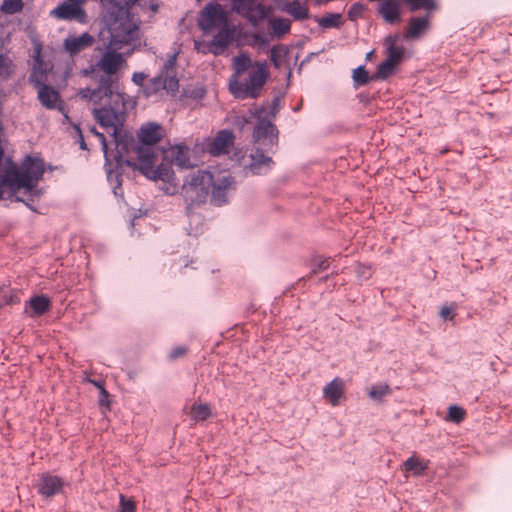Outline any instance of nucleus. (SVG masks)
<instances>
[{
  "instance_id": "cd10ccee",
  "label": "nucleus",
  "mask_w": 512,
  "mask_h": 512,
  "mask_svg": "<svg viewBox=\"0 0 512 512\" xmlns=\"http://www.w3.org/2000/svg\"><path fill=\"white\" fill-rule=\"evenodd\" d=\"M428 463L429 461H424L413 455L403 463V467L405 471H411L415 475H422L423 472L428 468Z\"/></svg>"
},
{
  "instance_id": "20e7f679",
  "label": "nucleus",
  "mask_w": 512,
  "mask_h": 512,
  "mask_svg": "<svg viewBox=\"0 0 512 512\" xmlns=\"http://www.w3.org/2000/svg\"><path fill=\"white\" fill-rule=\"evenodd\" d=\"M3 155L4 153L0 154V199L5 188L12 191L21 188L32 191L43 176V162L27 157L19 169L9 158L4 159Z\"/></svg>"
},
{
  "instance_id": "473e14b6",
  "label": "nucleus",
  "mask_w": 512,
  "mask_h": 512,
  "mask_svg": "<svg viewBox=\"0 0 512 512\" xmlns=\"http://www.w3.org/2000/svg\"><path fill=\"white\" fill-rule=\"evenodd\" d=\"M391 392L390 387L386 383L376 384L369 388L368 395L371 399L380 401Z\"/></svg>"
},
{
  "instance_id": "2eb2a0df",
  "label": "nucleus",
  "mask_w": 512,
  "mask_h": 512,
  "mask_svg": "<svg viewBox=\"0 0 512 512\" xmlns=\"http://www.w3.org/2000/svg\"><path fill=\"white\" fill-rule=\"evenodd\" d=\"M403 0H384L378 7V13L387 24H397L402 20Z\"/></svg>"
},
{
  "instance_id": "393cba45",
  "label": "nucleus",
  "mask_w": 512,
  "mask_h": 512,
  "mask_svg": "<svg viewBox=\"0 0 512 512\" xmlns=\"http://www.w3.org/2000/svg\"><path fill=\"white\" fill-rule=\"evenodd\" d=\"M49 69L48 65L41 60L40 56H37L35 65L29 76L30 83H32L34 87L46 84Z\"/></svg>"
},
{
  "instance_id": "aec40b11",
  "label": "nucleus",
  "mask_w": 512,
  "mask_h": 512,
  "mask_svg": "<svg viewBox=\"0 0 512 512\" xmlns=\"http://www.w3.org/2000/svg\"><path fill=\"white\" fill-rule=\"evenodd\" d=\"M345 391L344 380L340 377L334 378L323 388L324 398L332 405L338 406Z\"/></svg>"
},
{
  "instance_id": "7ed1b4c3",
  "label": "nucleus",
  "mask_w": 512,
  "mask_h": 512,
  "mask_svg": "<svg viewBox=\"0 0 512 512\" xmlns=\"http://www.w3.org/2000/svg\"><path fill=\"white\" fill-rule=\"evenodd\" d=\"M233 77L238 78L230 83L232 93L238 98H257L268 77L269 70L266 61H252L246 53H240L233 58Z\"/></svg>"
},
{
  "instance_id": "bb28decb",
  "label": "nucleus",
  "mask_w": 512,
  "mask_h": 512,
  "mask_svg": "<svg viewBox=\"0 0 512 512\" xmlns=\"http://www.w3.org/2000/svg\"><path fill=\"white\" fill-rule=\"evenodd\" d=\"M291 21L287 18L274 17L269 20V29L274 37L282 38L290 32Z\"/></svg>"
},
{
  "instance_id": "4468645a",
  "label": "nucleus",
  "mask_w": 512,
  "mask_h": 512,
  "mask_svg": "<svg viewBox=\"0 0 512 512\" xmlns=\"http://www.w3.org/2000/svg\"><path fill=\"white\" fill-rule=\"evenodd\" d=\"M430 17H411L403 29V39L407 41L420 39L430 28Z\"/></svg>"
},
{
  "instance_id": "c03bdc74",
  "label": "nucleus",
  "mask_w": 512,
  "mask_h": 512,
  "mask_svg": "<svg viewBox=\"0 0 512 512\" xmlns=\"http://www.w3.org/2000/svg\"><path fill=\"white\" fill-rule=\"evenodd\" d=\"M90 132L93 133L96 137L99 138V140H100V142L102 144L103 150L106 151V149H107V142H106V138H105L104 134L98 132L95 127H90Z\"/></svg>"
},
{
  "instance_id": "72a5a7b5",
  "label": "nucleus",
  "mask_w": 512,
  "mask_h": 512,
  "mask_svg": "<svg viewBox=\"0 0 512 512\" xmlns=\"http://www.w3.org/2000/svg\"><path fill=\"white\" fill-rule=\"evenodd\" d=\"M286 55L287 49L283 45H277L271 49L270 59L275 68L281 67Z\"/></svg>"
},
{
  "instance_id": "a18cd8bd",
  "label": "nucleus",
  "mask_w": 512,
  "mask_h": 512,
  "mask_svg": "<svg viewBox=\"0 0 512 512\" xmlns=\"http://www.w3.org/2000/svg\"><path fill=\"white\" fill-rule=\"evenodd\" d=\"M186 353V348L184 347H177L175 349H173L170 353V358L172 359H177L183 355H185Z\"/></svg>"
},
{
  "instance_id": "4c0bfd02",
  "label": "nucleus",
  "mask_w": 512,
  "mask_h": 512,
  "mask_svg": "<svg viewBox=\"0 0 512 512\" xmlns=\"http://www.w3.org/2000/svg\"><path fill=\"white\" fill-rule=\"evenodd\" d=\"M120 511L121 512H136V503L120 494Z\"/></svg>"
},
{
  "instance_id": "2f4dec72",
  "label": "nucleus",
  "mask_w": 512,
  "mask_h": 512,
  "mask_svg": "<svg viewBox=\"0 0 512 512\" xmlns=\"http://www.w3.org/2000/svg\"><path fill=\"white\" fill-rule=\"evenodd\" d=\"M318 24L322 28H338L342 24V16L338 13H327L318 19Z\"/></svg>"
},
{
  "instance_id": "b1692460",
  "label": "nucleus",
  "mask_w": 512,
  "mask_h": 512,
  "mask_svg": "<svg viewBox=\"0 0 512 512\" xmlns=\"http://www.w3.org/2000/svg\"><path fill=\"white\" fill-rule=\"evenodd\" d=\"M281 10L291 15L295 20H305L309 17L306 0H293L281 6Z\"/></svg>"
},
{
  "instance_id": "0eeeda50",
  "label": "nucleus",
  "mask_w": 512,
  "mask_h": 512,
  "mask_svg": "<svg viewBox=\"0 0 512 512\" xmlns=\"http://www.w3.org/2000/svg\"><path fill=\"white\" fill-rule=\"evenodd\" d=\"M163 137V128L156 123L143 125L138 133V138L143 144L138 146L135 153L137 162L134 165L148 178L156 179L159 177L154 170L155 153L152 145L158 143Z\"/></svg>"
},
{
  "instance_id": "8fccbe9b",
  "label": "nucleus",
  "mask_w": 512,
  "mask_h": 512,
  "mask_svg": "<svg viewBox=\"0 0 512 512\" xmlns=\"http://www.w3.org/2000/svg\"><path fill=\"white\" fill-rule=\"evenodd\" d=\"M255 39H256V40H259V39H261V37H260L259 35H256V36H255Z\"/></svg>"
},
{
  "instance_id": "1a4fd4ad",
  "label": "nucleus",
  "mask_w": 512,
  "mask_h": 512,
  "mask_svg": "<svg viewBox=\"0 0 512 512\" xmlns=\"http://www.w3.org/2000/svg\"><path fill=\"white\" fill-rule=\"evenodd\" d=\"M233 9L246 17L253 26H257L266 18L269 10L266 6L257 3V0H233Z\"/></svg>"
},
{
  "instance_id": "c85d7f7f",
  "label": "nucleus",
  "mask_w": 512,
  "mask_h": 512,
  "mask_svg": "<svg viewBox=\"0 0 512 512\" xmlns=\"http://www.w3.org/2000/svg\"><path fill=\"white\" fill-rule=\"evenodd\" d=\"M190 416L195 421H204L211 416V407L207 403H195L190 408Z\"/></svg>"
},
{
  "instance_id": "f8f14e48",
  "label": "nucleus",
  "mask_w": 512,
  "mask_h": 512,
  "mask_svg": "<svg viewBox=\"0 0 512 512\" xmlns=\"http://www.w3.org/2000/svg\"><path fill=\"white\" fill-rule=\"evenodd\" d=\"M179 81L177 78L165 76L160 73L158 76L149 80L144 86V93L147 97L155 95L161 91L174 94L178 91Z\"/></svg>"
},
{
  "instance_id": "9b49d317",
  "label": "nucleus",
  "mask_w": 512,
  "mask_h": 512,
  "mask_svg": "<svg viewBox=\"0 0 512 512\" xmlns=\"http://www.w3.org/2000/svg\"><path fill=\"white\" fill-rule=\"evenodd\" d=\"M82 3V0H68L53 9L51 15L60 20H75L79 23H86L87 15L82 8Z\"/></svg>"
},
{
  "instance_id": "5701e85b",
  "label": "nucleus",
  "mask_w": 512,
  "mask_h": 512,
  "mask_svg": "<svg viewBox=\"0 0 512 512\" xmlns=\"http://www.w3.org/2000/svg\"><path fill=\"white\" fill-rule=\"evenodd\" d=\"M275 131V126L270 121L263 119L255 127L253 137L257 143L268 140L271 145H274V139L277 137Z\"/></svg>"
},
{
  "instance_id": "412c9836",
  "label": "nucleus",
  "mask_w": 512,
  "mask_h": 512,
  "mask_svg": "<svg viewBox=\"0 0 512 512\" xmlns=\"http://www.w3.org/2000/svg\"><path fill=\"white\" fill-rule=\"evenodd\" d=\"M51 302L47 296L40 295L32 297L25 305V314L31 318L39 317L48 312Z\"/></svg>"
},
{
  "instance_id": "a211bd4d",
  "label": "nucleus",
  "mask_w": 512,
  "mask_h": 512,
  "mask_svg": "<svg viewBox=\"0 0 512 512\" xmlns=\"http://www.w3.org/2000/svg\"><path fill=\"white\" fill-rule=\"evenodd\" d=\"M94 38L89 33H83L80 36H70L64 40V49L71 56L79 54L81 51L91 47Z\"/></svg>"
},
{
  "instance_id": "4be33fe9",
  "label": "nucleus",
  "mask_w": 512,
  "mask_h": 512,
  "mask_svg": "<svg viewBox=\"0 0 512 512\" xmlns=\"http://www.w3.org/2000/svg\"><path fill=\"white\" fill-rule=\"evenodd\" d=\"M166 157L171 159V162L180 167H190V149L184 144L174 145L167 152Z\"/></svg>"
},
{
  "instance_id": "423d86ee",
  "label": "nucleus",
  "mask_w": 512,
  "mask_h": 512,
  "mask_svg": "<svg viewBox=\"0 0 512 512\" xmlns=\"http://www.w3.org/2000/svg\"><path fill=\"white\" fill-rule=\"evenodd\" d=\"M116 50L110 48V45L108 46V50L97 63V67L105 73V76L101 78L96 89H82L79 92L81 98L88 99L96 104L101 102L103 98H109L112 95L111 76L116 74L125 62L123 55Z\"/></svg>"
},
{
  "instance_id": "9d476101",
  "label": "nucleus",
  "mask_w": 512,
  "mask_h": 512,
  "mask_svg": "<svg viewBox=\"0 0 512 512\" xmlns=\"http://www.w3.org/2000/svg\"><path fill=\"white\" fill-rule=\"evenodd\" d=\"M93 115L99 125L116 139L119 127L124 121V114L111 107L94 108Z\"/></svg>"
},
{
  "instance_id": "f3484780",
  "label": "nucleus",
  "mask_w": 512,
  "mask_h": 512,
  "mask_svg": "<svg viewBox=\"0 0 512 512\" xmlns=\"http://www.w3.org/2000/svg\"><path fill=\"white\" fill-rule=\"evenodd\" d=\"M35 88L37 90V98L43 107L49 110L62 109L61 96L57 90L47 84Z\"/></svg>"
},
{
  "instance_id": "58836bf2",
  "label": "nucleus",
  "mask_w": 512,
  "mask_h": 512,
  "mask_svg": "<svg viewBox=\"0 0 512 512\" xmlns=\"http://www.w3.org/2000/svg\"><path fill=\"white\" fill-rule=\"evenodd\" d=\"M364 10H365V6L363 4L354 3L348 11L349 19L356 20L357 18L362 16Z\"/></svg>"
},
{
  "instance_id": "c9c22d12",
  "label": "nucleus",
  "mask_w": 512,
  "mask_h": 512,
  "mask_svg": "<svg viewBox=\"0 0 512 512\" xmlns=\"http://www.w3.org/2000/svg\"><path fill=\"white\" fill-rule=\"evenodd\" d=\"M162 74L165 76H170L172 78L176 77V54H173L168 57V59L165 61L163 68L161 70Z\"/></svg>"
},
{
  "instance_id": "7c9ffc66",
  "label": "nucleus",
  "mask_w": 512,
  "mask_h": 512,
  "mask_svg": "<svg viewBox=\"0 0 512 512\" xmlns=\"http://www.w3.org/2000/svg\"><path fill=\"white\" fill-rule=\"evenodd\" d=\"M15 65L7 54L0 53V81L7 80L14 72Z\"/></svg>"
},
{
  "instance_id": "ea45409f",
  "label": "nucleus",
  "mask_w": 512,
  "mask_h": 512,
  "mask_svg": "<svg viewBox=\"0 0 512 512\" xmlns=\"http://www.w3.org/2000/svg\"><path fill=\"white\" fill-rule=\"evenodd\" d=\"M330 266V261L329 259H321L319 260L313 267L312 271L310 272L309 274V278L312 276V275H315L319 272H322V271H325L329 268Z\"/></svg>"
},
{
  "instance_id": "a878e982",
  "label": "nucleus",
  "mask_w": 512,
  "mask_h": 512,
  "mask_svg": "<svg viewBox=\"0 0 512 512\" xmlns=\"http://www.w3.org/2000/svg\"><path fill=\"white\" fill-rule=\"evenodd\" d=\"M403 4L409 12L414 13L423 10L428 16H431L438 9L436 0H403Z\"/></svg>"
},
{
  "instance_id": "37998d69",
  "label": "nucleus",
  "mask_w": 512,
  "mask_h": 512,
  "mask_svg": "<svg viewBox=\"0 0 512 512\" xmlns=\"http://www.w3.org/2000/svg\"><path fill=\"white\" fill-rule=\"evenodd\" d=\"M146 74L142 73V72H136L133 74L132 76V81L138 85V86H143L144 85V81L146 79Z\"/></svg>"
},
{
  "instance_id": "6e6552de",
  "label": "nucleus",
  "mask_w": 512,
  "mask_h": 512,
  "mask_svg": "<svg viewBox=\"0 0 512 512\" xmlns=\"http://www.w3.org/2000/svg\"><path fill=\"white\" fill-rule=\"evenodd\" d=\"M400 40V34H391L385 37L384 47L386 50V59L380 63L377 67L374 78L379 80H385L390 77L396 67L401 63L405 48L402 45H398Z\"/></svg>"
},
{
  "instance_id": "49530a36",
  "label": "nucleus",
  "mask_w": 512,
  "mask_h": 512,
  "mask_svg": "<svg viewBox=\"0 0 512 512\" xmlns=\"http://www.w3.org/2000/svg\"><path fill=\"white\" fill-rule=\"evenodd\" d=\"M94 384L100 389V392H101V398H100V402L103 403V397H107L108 396V393L107 391L104 389V387L102 386L101 383L99 382H94Z\"/></svg>"
},
{
  "instance_id": "de8ad7c7",
  "label": "nucleus",
  "mask_w": 512,
  "mask_h": 512,
  "mask_svg": "<svg viewBox=\"0 0 512 512\" xmlns=\"http://www.w3.org/2000/svg\"><path fill=\"white\" fill-rule=\"evenodd\" d=\"M80 147H81V149H83V150H86V149H87V147H86V143H85V141H84V139H83V136H82L81 134H80Z\"/></svg>"
},
{
  "instance_id": "c756f323",
  "label": "nucleus",
  "mask_w": 512,
  "mask_h": 512,
  "mask_svg": "<svg viewBox=\"0 0 512 512\" xmlns=\"http://www.w3.org/2000/svg\"><path fill=\"white\" fill-rule=\"evenodd\" d=\"M24 8V0H3L0 11L5 15L21 13Z\"/></svg>"
},
{
  "instance_id": "6ab92c4d",
  "label": "nucleus",
  "mask_w": 512,
  "mask_h": 512,
  "mask_svg": "<svg viewBox=\"0 0 512 512\" xmlns=\"http://www.w3.org/2000/svg\"><path fill=\"white\" fill-rule=\"evenodd\" d=\"M249 157L250 163L247 165V168L253 174L266 173L272 167V158L264 155L259 148L252 150Z\"/></svg>"
},
{
  "instance_id": "ddd939ff",
  "label": "nucleus",
  "mask_w": 512,
  "mask_h": 512,
  "mask_svg": "<svg viewBox=\"0 0 512 512\" xmlns=\"http://www.w3.org/2000/svg\"><path fill=\"white\" fill-rule=\"evenodd\" d=\"M63 486L64 481L60 477L50 473H43L39 477L37 491L41 496L51 498L61 493Z\"/></svg>"
},
{
  "instance_id": "09e8293b",
  "label": "nucleus",
  "mask_w": 512,
  "mask_h": 512,
  "mask_svg": "<svg viewBox=\"0 0 512 512\" xmlns=\"http://www.w3.org/2000/svg\"><path fill=\"white\" fill-rule=\"evenodd\" d=\"M151 8H152L153 11H156V9H157L156 6H154V5H152Z\"/></svg>"
},
{
  "instance_id": "79ce46f5",
  "label": "nucleus",
  "mask_w": 512,
  "mask_h": 512,
  "mask_svg": "<svg viewBox=\"0 0 512 512\" xmlns=\"http://www.w3.org/2000/svg\"><path fill=\"white\" fill-rule=\"evenodd\" d=\"M356 272L360 277H363L364 279H368L371 276L370 268L361 264L357 265Z\"/></svg>"
},
{
  "instance_id": "f704fd0d",
  "label": "nucleus",
  "mask_w": 512,
  "mask_h": 512,
  "mask_svg": "<svg viewBox=\"0 0 512 512\" xmlns=\"http://www.w3.org/2000/svg\"><path fill=\"white\" fill-rule=\"evenodd\" d=\"M465 416H466V412L460 406L451 405L448 408L447 420H449L453 423H456V424L461 423L465 419Z\"/></svg>"
},
{
  "instance_id": "f257e3e1",
  "label": "nucleus",
  "mask_w": 512,
  "mask_h": 512,
  "mask_svg": "<svg viewBox=\"0 0 512 512\" xmlns=\"http://www.w3.org/2000/svg\"><path fill=\"white\" fill-rule=\"evenodd\" d=\"M232 190L234 178L229 172L195 170L184 177L181 195L186 203V212L190 215L194 208L205 204L209 196L216 206L227 203Z\"/></svg>"
},
{
  "instance_id": "dca6fc26",
  "label": "nucleus",
  "mask_w": 512,
  "mask_h": 512,
  "mask_svg": "<svg viewBox=\"0 0 512 512\" xmlns=\"http://www.w3.org/2000/svg\"><path fill=\"white\" fill-rule=\"evenodd\" d=\"M234 144V135L229 130H221L207 145L208 152L213 156L227 154Z\"/></svg>"
},
{
  "instance_id": "f03ea898",
  "label": "nucleus",
  "mask_w": 512,
  "mask_h": 512,
  "mask_svg": "<svg viewBox=\"0 0 512 512\" xmlns=\"http://www.w3.org/2000/svg\"><path fill=\"white\" fill-rule=\"evenodd\" d=\"M198 25L204 33H215L207 45L195 42V49L199 52L219 55L234 41L236 27L229 20L227 11L218 3H210L203 8Z\"/></svg>"
},
{
  "instance_id": "39448f33",
  "label": "nucleus",
  "mask_w": 512,
  "mask_h": 512,
  "mask_svg": "<svg viewBox=\"0 0 512 512\" xmlns=\"http://www.w3.org/2000/svg\"><path fill=\"white\" fill-rule=\"evenodd\" d=\"M139 0H125L124 4L116 0H109L116 12H110V23L108 30L110 33V48L120 49L122 45L129 44L137 37L138 26L129 15V9Z\"/></svg>"
},
{
  "instance_id": "e433bc0d",
  "label": "nucleus",
  "mask_w": 512,
  "mask_h": 512,
  "mask_svg": "<svg viewBox=\"0 0 512 512\" xmlns=\"http://www.w3.org/2000/svg\"><path fill=\"white\" fill-rule=\"evenodd\" d=\"M353 79L359 85L368 83L369 76L364 66H360L353 71Z\"/></svg>"
},
{
  "instance_id": "a19ab883",
  "label": "nucleus",
  "mask_w": 512,
  "mask_h": 512,
  "mask_svg": "<svg viewBox=\"0 0 512 512\" xmlns=\"http://www.w3.org/2000/svg\"><path fill=\"white\" fill-rule=\"evenodd\" d=\"M456 309V305H454L453 308L449 307V306H442L441 309H440V317L445 319V320H452L454 318V314H453V310Z\"/></svg>"
}]
</instances>
